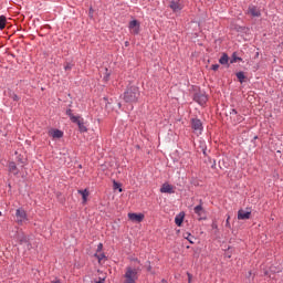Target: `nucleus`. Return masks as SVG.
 Listing matches in <instances>:
<instances>
[{"label":"nucleus","instance_id":"obj_34","mask_svg":"<svg viewBox=\"0 0 283 283\" xmlns=\"http://www.w3.org/2000/svg\"><path fill=\"white\" fill-rule=\"evenodd\" d=\"M147 271L151 272V263L148 261Z\"/></svg>","mask_w":283,"mask_h":283},{"label":"nucleus","instance_id":"obj_18","mask_svg":"<svg viewBox=\"0 0 283 283\" xmlns=\"http://www.w3.org/2000/svg\"><path fill=\"white\" fill-rule=\"evenodd\" d=\"M184 238H185V240H188V242H190V244H193L196 242V237L191 235V233H189V232L184 233Z\"/></svg>","mask_w":283,"mask_h":283},{"label":"nucleus","instance_id":"obj_25","mask_svg":"<svg viewBox=\"0 0 283 283\" xmlns=\"http://www.w3.org/2000/svg\"><path fill=\"white\" fill-rule=\"evenodd\" d=\"M238 61H242V57H239V56L235 55V53H233L230 63H238Z\"/></svg>","mask_w":283,"mask_h":283},{"label":"nucleus","instance_id":"obj_24","mask_svg":"<svg viewBox=\"0 0 283 283\" xmlns=\"http://www.w3.org/2000/svg\"><path fill=\"white\" fill-rule=\"evenodd\" d=\"M237 78L239 80L240 83H244V78H247V76H244V72H238Z\"/></svg>","mask_w":283,"mask_h":283},{"label":"nucleus","instance_id":"obj_14","mask_svg":"<svg viewBox=\"0 0 283 283\" xmlns=\"http://www.w3.org/2000/svg\"><path fill=\"white\" fill-rule=\"evenodd\" d=\"M251 211L239 210L238 211V220H250Z\"/></svg>","mask_w":283,"mask_h":283},{"label":"nucleus","instance_id":"obj_33","mask_svg":"<svg viewBox=\"0 0 283 283\" xmlns=\"http://www.w3.org/2000/svg\"><path fill=\"white\" fill-rule=\"evenodd\" d=\"M95 283H105V276L99 277V280L97 282H95Z\"/></svg>","mask_w":283,"mask_h":283},{"label":"nucleus","instance_id":"obj_3","mask_svg":"<svg viewBox=\"0 0 283 283\" xmlns=\"http://www.w3.org/2000/svg\"><path fill=\"white\" fill-rule=\"evenodd\" d=\"M15 222L17 224H25L28 222V213L23 208H19L15 210Z\"/></svg>","mask_w":283,"mask_h":283},{"label":"nucleus","instance_id":"obj_26","mask_svg":"<svg viewBox=\"0 0 283 283\" xmlns=\"http://www.w3.org/2000/svg\"><path fill=\"white\" fill-rule=\"evenodd\" d=\"M113 187H114V189H118L119 193L123 192V188H120V184L114 181Z\"/></svg>","mask_w":283,"mask_h":283},{"label":"nucleus","instance_id":"obj_32","mask_svg":"<svg viewBox=\"0 0 283 283\" xmlns=\"http://www.w3.org/2000/svg\"><path fill=\"white\" fill-rule=\"evenodd\" d=\"M101 251H103V243H99V244L97 245V253L101 252Z\"/></svg>","mask_w":283,"mask_h":283},{"label":"nucleus","instance_id":"obj_9","mask_svg":"<svg viewBox=\"0 0 283 283\" xmlns=\"http://www.w3.org/2000/svg\"><path fill=\"white\" fill-rule=\"evenodd\" d=\"M195 101L199 105H207V101H209V98L207 97V95H205V93H197L195 95Z\"/></svg>","mask_w":283,"mask_h":283},{"label":"nucleus","instance_id":"obj_17","mask_svg":"<svg viewBox=\"0 0 283 283\" xmlns=\"http://www.w3.org/2000/svg\"><path fill=\"white\" fill-rule=\"evenodd\" d=\"M77 193H80V196H82V198H83V205H85V202H87V198H88V196H90V191H87V189L77 190Z\"/></svg>","mask_w":283,"mask_h":283},{"label":"nucleus","instance_id":"obj_27","mask_svg":"<svg viewBox=\"0 0 283 283\" xmlns=\"http://www.w3.org/2000/svg\"><path fill=\"white\" fill-rule=\"evenodd\" d=\"M230 220H231V216L227 214V220H226V227H227V229H231V222H230Z\"/></svg>","mask_w":283,"mask_h":283},{"label":"nucleus","instance_id":"obj_10","mask_svg":"<svg viewBox=\"0 0 283 283\" xmlns=\"http://www.w3.org/2000/svg\"><path fill=\"white\" fill-rule=\"evenodd\" d=\"M128 219L132 220V222H143L145 214L130 212L128 213Z\"/></svg>","mask_w":283,"mask_h":283},{"label":"nucleus","instance_id":"obj_21","mask_svg":"<svg viewBox=\"0 0 283 283\" xmlns=\"http://www.w3.org/2000/svg\"><path fill=\"white\" fill-rule=\"evenodd\" d=\"M219 63L221 65H227V63H229V55H227V53H223L222 56L219 60Z\"/></svg>","mask_w":283,"mask_h":283},{"label":"nucleus","instance_id":"obj_2","mask_svg":"<svg viewBox=\"0 0 283 283\" xmlns=\"http://www.w3.org/2000/svg\"><path fill=\"white\" fill-rule=\"evenodd\" d=\"M140 96V91L136 86H130L124 93L125 103H137Z\"/></svg>","mask_w":283,"mask_h":283},{"label":"nucleus","instance_id":"obj_7","mask_svg":"<svg viewBox=\"0 0 283 283\" xmlns=\"http://www.w3.org/2000/svg\"><path fill=\"white\" fill-rule=\"evenodd\" d=\"M191 127L197 135L202 134V122L200 119H191Z\"/></svg>","mask_w":283,"mask_h":283},{"label":"nucleus","instance_id":"obj_23","mask_svg":"<svg viewBox=\"0 0 283 283\" xmlns=\"http://www.w3.org/2000/svg\"><path fill=\"white\" fill-rule=\"evenodd\" d=\"M66 116H69L70 119H71L73 123L76 122V118L78 117V116H75L74 114H72V109H67V111H66Z\"/></svg>","mask_w":283,"mask_h":283},{"label":"nucleus","instance_id":"obj_11","mask_svg":"<svg viewBox=\"0 0 283 283\" xmlns=\"http://www.w3.org/2000/svg\"><path fill=\"white\" fill-rule=\"evenodd\" d=\"M248 14L251 17H262V12H260V9L255 6H250L248 8Z\"/></svg>","mask_w":283,"mask_h":283},{"label":"nucleus","instance_id":"obj_22","mask_svg":"<svg viewBox=\"0 0 283 283\" xmlns=\"http://www.w3.org/2000/svg\"><path fill=\"white\" fill-rule=\"evenodd\" d=\"M9 97H11L12 101L19 102L21 101V97H19V95H17V93L9 91Z\"/></svg>","mask_w":283,"mask_h":283},{"label":"nucleus","instance_id":"obj_19","mask_svg":"<svg viewBox=\"0 0 283 283\" xmlns=\"http://www.w3.org/2000/svg\"><path fill=\"white\" fill-rule=\"evenodd\" d=\"M184 220H185V214H179L175 218V224H177V227H182Z\"/></svg>","mask_w":283,"mask_h":283},{"label":"nucleus","instance_id":"obj_35","mask_svg":"<svg viewBox=\"0 0 283 283\" xmlns=\"http://www.w3.org/2000/svg\"><path fill=\"white\" fill-rule=\"evenodd\" d=\"M212 229H218V223L213 222L212 223Z\"/></svg>","mask_w":283,"mask_h":283},{"label":"nucleus","instance_id":"obj_6","mask_svg":"<svg viewBox=\"0 0 283 283\" xmlns=\"http://www.w3.org/2000/svg\"><path fill=\"white\" fill-rule=\"evenodd\" d=\"M193 211H195L196 216L198 217V220L207 219V212L205 211V208H202V200H200V205L195 207Z\"/></svg>","mask_w":283,"mask_h":283},{"label":"nucleus","instance_id":"obj_12","mask_svg":"<svg viewBox=\"0 0 283 283\" xmlns=\"http://www.w3.org/2000/svg\"><path fill=\"white\" fill-rule=\"evenodd\" d=\"M160 193H176L174 186L164 184L160 188Z\"/></svg>","mask_w":283,"mask_h":283},{"label":"nucleus","instance_id":"obj_13","mask_svg":"<svg viewBox=\"0 0 283 283\" xmlns=\"http://www.w3.org/2000/svg\"><path fill=\"white\" fill-rule=\"evenodd\" d=\"M73 123H75L78 126V130L82 134H85V132H87V127L85 126V123L83 122V118H81V116H78L76 118V122H73Z\"/></svg>","mask_w":283,"mask_h":283},{"label":"nucleus","instance_id":"obj_28","mask_svg":"<svg viewBox=\"0 0 283 283\" xmlns=\"http://www.w3.org/2000/svg\"><path fill=\"white\" fill-rule=\"evenodd\" d=\"M95 258H97L98 262H101V261L105 260V254H98V253H96V254H95Z\"/></svg>","mask_w":283,"mask_h":283},{"label":"nucleus","instance_id":"obj_4","mask_svg":"<svg viewBox=\"0 0 283 283\" xmlns=\"http://www.w3.org/2000/svg\"><path fill=\"white\" fill-rule=\"evenodd\" d=\"M169 8L172 12H180L185 8V2L182 0H171Z\"/></svg>","mask_w":283,"mask_h":283},{"label":"nucleus","instance_id":"obj_31","mask_svg":"<svg viewBox=\"0 0 283 283\" xmlns=\"http://www.w3.org/2000/svg\"><path fill=\"white\" fill-rule=\"evenodd\" d=\"M231 115L233 116H238V111L235 108H232V111L230 112Z\"/></svg>","mask_w":283,"mask_h":283},{"label":"nucleus","instance_id":"obj_36","mask_svg":"<svg viewBox=\"0 0 283 283\" xmlns=\"http://www.w3.org/2000/svg\"><path fill=\"white\" fill-rule=\"evenodd\" d=\"M52 283H61V281L56 280V281H53Z\"/></svg>","mask_w":283,"mask_h":283},{"label":"nucleus","instance_id":"obj_30","mask_svg":"<svg viewBox=\"0 0 283 283\" xmlns=\"http://www.w3.org/2000/svg\"><path fill=\"white\" fill-rule=\"evenodd\" d=\"M64 70L67 72V71H70V70H72V64L71 63H66L65 65H64Z\"/></svg>","mask_w":283,"mask_h":283},{"label":"nucleus","instance_id":"obj_29","mask_svg":"<svg viewBox=\"0 0 283 283\" xmlns=\"http://www.w3.org/2000/svg\"><path fill=\"white\" fill-rule=\"evenodd\" d=\"M211 70H213V72H218V70H220V65L219 64H213L211 66Z\"/></svg>","mask_w":283,"mask_h":283},{"label":"nucleus","instance_id":"obj_37","mask_svg":"<svg viewBox=\"0 0 283 283\" xmlns=\"http://www.w3.org/2000/svg\"><path fill=\"white\" fill-rule=\"evenodd\" d=\"M0 216H1V211H0Z\"/></svg>","mask_w":283,"mask_h":283},{"label":"nucleus","instance_id":"obj_20","mask_svg":"<svg viewBox=\"0 0 283 283\" xmlns=\"http://www.w3.org/2000/svg\"><path fill=\"white\" fill-rule=\"evenodd\" d=\"M6 23H8L6 15H0V30H6Z\"/></svg>","mask_w":283,"mask_h":283},{"label":"nucleus","instance_id":"obj_1","mask_svg":"<svg viewBox=\"0 0 283 283\" xmlns=\"http://www.w3.org/2000/svg\"><path fill=\"white\" fill-rule=\"evenodd\" d=\"M132 264L126 266L124 270V274L122 276V283H136L138 282V277L140 276V260L132 259Z\"/></svg>","mask_w":283,"mask_h":283},{"label":"nucleus","instance_id":"obj_5","mask_svg":"<svg viewBox=\"0 0 283 283\" xmlns=\"http://www.w3.org/2000/svg\"><path fill=\"white\" fill-rule=\"evenodd\" d=\"M130 34H140V22L138 20H132L128 24Z\"/></svg>","mask_w":283,"mask_h":283},{"label":"nucleus","instance_id":"obj_15","mask_svg":"<svg viewBox=\"0 0 283 283\" xmlns=\"http://www.w3.org/2000/svg\"><path fill=\"white\" fill-rule=\"evenodd\" d=\"M49 136H52L53 139L63 138V132L59 129L49 130Z\"/></svg>","mask_w":283,"mask_h":283},{"label":"nucleus","instance_id":"obj_16","mask_svg":"<svg viewBox=\"0 0 283 283\" xmlns=\"http://www.w3.org/2000/svg\"><path fill=\"white\" fill-rule=\"evenodd\" d=\"M9 171H10V174H13L14 176H17L19 174V168H17V164H14V161H11L9 164Z\"/></svg>","mask_w":283,"mask_h":283},{"label":"nucleus","instance_id":"obj_8","mask_svg":"<svg viewBox=\"0 0 283 283\" xmlns=\"http://www.w3.org/2000/svg\"><path fill=\"white\" fill-rule=\"evenodd\" d=\"M19 242L22 247H24V249H27V251H31L32 242L30 241V238L22 235L20 237Z\"/></svg>","mask_w":283,"mask_h":283}]
</instances>
